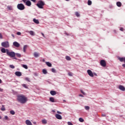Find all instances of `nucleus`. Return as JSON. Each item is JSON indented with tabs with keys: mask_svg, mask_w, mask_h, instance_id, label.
<instances>
[{
	"mask_svg": "<svg viewBox=\"0 0 125 125\" xmlns=\"http://www.w3.org/2000/svg\"><path fill=\"white\" fill-rule=\"evenodd\" d=\"M17 97V100L18 102H20V103L21 104H25V103L28 101L27 97L23 95H18Z\"/></svg>",
	"mask_w": 125,
	"mask_h": 125,
	"instance_id": "1",
	"label": "nucleus"
},
{
	"mask_svg": "<svg viewBox=\"0 0 125 125\" xmlns=\"http://www.w3.org/2000/svg\"><path fill=\"white\" fill-rule=\"evenodd\" d=\"M45 3L42 0H39L37 3L36 5L39 7V8L42 9L43 6H44Z\"/></svg>",
	"mask_w": 125,
	"mask_h": 125,
	"instance_id": "2",
	"label": "nucleus"
},
{
	"mask_svg": "<svg viewBox=\"0 0 125 125\" xmlns=\"http://www.w3.org/2000/svg\"><path fill=\"white\" fill-rule=\"evenodd\" d=\"M6 54L8 55V56H9V57H11V58L15 57V52H10L9 51V50L7 49H6Z\"/></svg>",
	"mask_w": 125,
	"mask_h": 125,
	"instance_id": "3",
	"label": "nucleus"
},
{
	"mask_svg": "<svg viewBox=\"0 0 125 125\" xmlns=\"http://www.w3.org/2000/svg\"><path fill=\"white\" fill-rule=\"evenodd\" d=\"M1 45V46H3V47L5 48H8V47H9V42H2Z\"/></svg>",
	"mask_w": 125,
	"mask_h": 125,
	"instance_id": "4",
	"label": "nucleus"
},
{
	"mask_svg": "<svg viewBox=\"0 0 125 125\" xmlns=\"http://www.w3.org/2000/svg\"><path fill=\"white\" fill-rule=\"evenodd\" d=\"M17 8L19 10H24L25 9V5L22 3H20L17 5Z\"/></svg>",
	"mask_w": 125,
	"mask_h": 125,
	"instance_id": "5",
	"label": "nucleus"
},
{
	"mask_svg": "<svg viewBox=\"0 0 125 125\" xmlns=\"http://www.w3.org/2000/svg\"><path fill=\"white\" fill-rule=\"evenodd\" d=\"M100 64L102 67H106V61L105 60H102L100 61Z\"/></svg>",
	"mask_w": 125,
	"mask_h": 125,
	"instance_id": "6",
	"label": "nucleus"
},
{
	"mask_svg": "<svg viewBox=\"0 0 125 125\" xmlns=\"http://www.w3.org/2000/svg\"><path fill=\"white\" fill-rule=\"evenodd\" d=\"M87 73L88 75H89V76H90V77H93L94 76L93 75V73L92 72V71L91 70H89V69L87 70Z\"/></svg>",
	"mask_w": 125,
	"mask_h": 125,
	"instance_id": "7",
	"label": "nucleus"
},
{
	"mask_svg": "<svg viewBox=\"0 0 125 125\" xmlns=\"http://www.w3.org/2000/svg\"><path fill=\"white\" fill-rule=\"evenodd\" d=\"M24 3H25L27 6H31V5H32V2H31V1L30 0L25 1Z\"/></svg>",
	"mask_w": 125,
	"mask_h": 125,
	"instance_id": "8",
	"label": "nucleus"
},
{
	"mask_svg": "<svg viewBox=\"0 0 125 125\" xmlns=\"http://www.w3.org/2000/svg\"><path fill=\"white\" fill-rule=\"evenodd\" d=\"M15 75L17 76V77H21V76H22V73L20 72V71H16L15 73Z\"/></svg>",
	"mask_w": 125,
	"mask_h": 125,
	"instance_id": "9",
	"label": "nucleus"
},
{
	"mask_svg": "<svg viewBox=\"0 0 125 125\" xmlns=\"http://www.w3.org/2000/svg\"><path fill=\"white\" fill-rule=\"evenodd\" d=\"M55 117L58 120H62V116L58 114H56Z\"/></svg>",
	"mask_w": 125,
	"mask_h": 125,
	"instance_id": "10",
	"label": "nucleus"
},
{
	"mask_svg": "<svg viewBox=\"0 0 125 125\" xmlns=\"http://www.w3.org/2000/svg\"><path fill=\"white\" fill-rule=\"evenodd\" d=\"M13 45L16 47H19L20 46V44L18 42H13Z\"/></svg>",
	"mask_w": 125,
	"mask_h": 125,
	"instance_id": "11",
	"label": "nucleus"
},
{
	"mask_svg": "<svg viewBox=\"0 0 125 125\" xmlns=\"http://www.w3.org/2000/svg\"><path fill=\"white\" fill-rule=\"evenodd\" d=\"M119 89H120V90H122V91H125V87L122 85H119Z\"/></svg>",
	"mask_w": 125,
	"mask_h": 125,
	"instance_id": "12",
	"label": "nucleus"
},
{
	"mask_svg": "<svg viewBox=\"0 0 125 125\" xmlns=\"http://www.w3.org/2000/svg\"><path fill=\"white\" fill-rule=\"evenodd\" d=\"M25 124L26 125H33L32 124V122L29 120H27L25 121Z\"/></svg>",
	"mask_w": 125,
	"mask_h": 125,
	"instance_id": "13",
	"label": "nucleus"
},
{
	"mask_svg": "<svg viewBox=\"0 0 125 125\" xmlns=\"http://www.w3.org/2000/svg\"><path fill=\"white\" fill-rule=\"evenodd\" d=\"M50 93L51 95H52L53 96H54V95H56V91H55L51 90L50 91Z\"/></svg>",
	"mask_w": 125,
	"mask_h": 125,
	"instance_id": "14",
	"label": "nucleus"
},
{
	"mask_svg": "<svg viewBox=\"0 0 125 125\" xmlns=\"http://www.w3.org/2000/svg\"><path fill=\"white\" fill-rule=\"evenodd\" d=\"M33 22L35 23L36 24H40V21L38 20H36V19H33Z\"/></svg>",
	"mask_w": 125,
	"mask_h": 125,
	"instance_id": "15",
	"label": "nucleus"
},
{
	"mask_svg": "<svg viewBox=\"0 0 125 125\" xmlns=\"http://www.w3.org/2000/svg\"><path fill=\"white\" fill-rule=\"evenodd\" d=\"M34 56L36 58L39 57L40 56V54H39V53L34 52Z\"/></svg>",
	"mask_w": 125,
	"mask_h": 125,
	"instance_id": "16",
	"label": "nucleus"
},
{
	"mask_svg": "<svg viewBox=\"0 0 125 125\" xmlns=\"http://www.w3.org/2000/svg\"><path fill=\"white\" fill-rule=\"evenodd\" d=\"M116 4L118 7H121V6H122V3L120 1L117 2Z\"/></svg>",
	"mask_w": 125,
	"mask_h": 125,
	"instance_id": "17",
	"label": "nucleus"
},
{
	"mask_svg": "<svg viewBox=\"0 0 125 125\" xmlns=\"http://www.w3.org/2000/svg\"><path fill=\"white\" fill-rule=\"evenodd\" d=\"M1 52L2 53H5V52L6 53V49H5L4 48H2L1 49Z\"/></svg>",
	"mask_w": 125,
	"mask_h": 125,
	"instance_id": "18",
	"label": "nucleus"
},
{
	"mask_svg": "<svg viewBox=\"0 0 125 125\" xmlns=\"http://www.w3.org/2000/svg\"><path fill=\"white\" fill-rule=\"evenodd\" d=\"M46 64L48 67H51L52 66V64L48 62H46Z\"/></svg>",
	"mask_w": 125,
	"mask_h": 125,
	"instance_id": "19",
	"label": "nucleus"
},
{
	"mask_svg": "<svg viewBox=\"0 0 125 125\" xmlns=\"http://www.w3.org/2000/svg\"><path fill=\"white\" fill-rule=\"evenodd\" d=\"M49 100L51 102H53V103L55 102V100H54V98L53 97H50L49 98Z\"/></svg>",
	"mask_w": 125,
	"mask_h": 125,
	"instance_id": "20",
	"label": "nucleus"
},
{
	"mask_svg": "<svg viewBox=\"0 0 125 125\" xmlns=\"http://www.w3.org/2000/svg\"><path fill=\"white\" fill-rule=\"evenodd\" d=\"M28 47L27 45H25L24 46L23 50V52H26V49H27V48Z\"/></svg>",
	"mask_w": 125,
	"mask_h": 125,
	"instance_id": "21",
	"label": "nucleus"
},
{
	"mask_svg": "<svg viewBox=\"0 0 125 125\" xmlns=\"http://www.w3.org/2000/svg\"><path fill=\"white\" fill-rule=\"evenodd\" d=\"M42 123L43 124V125H46L47 124V121L45 119H43L42 120Z\"/></svg>",
	"mask_w": 125,
	"mask_h": 125,
	"instance_id": "22",
	"label": "nucleus"
},
{
	"mask_svg": "<svg viewBox=\"0 0 125 125\" xmlns=\"http://www.w3.org/2000/svg\"><path fill=\"white\" fill-rule=\"evenodd\" d=\"M65 59H66L67 61H71V58L68 56L65 57Z\"/></svg>",
	"mask_w": 125,
	"mask_h": 125,
	"instance_id": "23",
	"label": "nucleus"
},
{
	"mask_svg": "<svg viewBox=\"0 0 125 125\" xmlns=\"http://www.w3.org/2000/svg\"><path fill=\"white\" fill-rule=\"evenodd\" d=\"M42 73L44 74V75H46V74H47V71H46V69H43Z\"/></svg>",
	"mask_w": 125,
	"mask_h": 125,
	"instance_id": "24",
	"label": "nucleus"
},
{
	"mask_svg": "<svg viewBox=\"0 0 125 125\" xmlns=\"http://www.w3.org/2000/svg\"><path fill=\"white\" fill-rule=\"evenodd\" d=\"M88 5H91L92 4V2L90 0H88L87 2Z\"/></svg>",
	"mask_w": 125,
	"mask_h": 125,
	"instance_id": "25",
	"label": "nucleus"
},
{
	"mask_svg": "<svg viewBox=\"0 0 125 125\" xmlns=\"http://www.w3.org/2000/svg\"><path fill=\"white\" fill-rule=\"evenodd\" d=\"M7 9H8V10H12V6H7Z\"/></svg>",
	"mask_w": 125,
	"mask_h": 125,
	"instance_id": "26",
	"label": "nucleus"
},
{
	"mask_svg": "<svg viewBox=\"0 0 125 125\" xmlns=\"http://www.w3.org/2000/svg\"><path fill=\"white\" fill-rule=\"evenodd\" d=\"M30 35H31V36H35V34L34 33V31H30L29 32Z\"/></svg>",
	"mask_w": 125,
	"mask_h": 125,
	"instance_id": "27",
	"label": "nucleus"
},
{
	"mask_svg": "<svg viewBox=\"0 0 125 125\" xmlns=\"http://www.w3.org/2000/svg\"><path fill=\"white\" fill-rule=\"evenodd\" d=\"M1 111H5V107L4 105H2V107L0 109Z\"/></svg>",
	"mask_w": 125,
	"mask_h": 125,
	"instance_id": "28",
	"label": "nucleus"
},
{
	"mask_svg": "<svg viewBox=\"0 0 125 125\" xmlns=\"http://www.w3.org/2000/svg\"><path fill=\"white\" fill-rule=\"evenodd\" d=\"M79 122H80L81 123H83V122H84V120H83V119L82 118H80L79 119Z\"/></svg>",
	"mask_w": 125,
	"mask_h": 125,
	"instance_id": "29",
	"label": "nucleus"
},
{
	"mask_svg": "<svg viewBox=\"0 0 125 125\" xmlns=\"http://www.w3.org/2000/svg\"><path fill=\"white\" fill-rule=\"evenodd\" d=\"M10 114H11V115H15V112L14 110H11Z\"/></svg>",
	"mask_w": 125,
	"mask_h": 125,
	"instance_id": "30",
	"label": "nucleus"
},
{
	"mask_svg": "<svg viewBox=\"0 0 125 125\" xmlns=\"http://www.w3.org/2000/svg\"><path fill=\"white\" fill-rule=\"evenodd\" d=\"M75 15L77 16V17H80V13H79L78 12H75Z\"/></svg>",
	"mask_w": 125,
	"mask_h": 125,
	"instance_id": "31",
	"label": "nucleus"
},
{
	"mask_svg": "<svg viewBox=\"0 0 125 125\" xmlns=\"http://www.w3.org/2000/svg\"><path fill=\"white\" fill-rule=\"evenodd\" d=\"M15 55H16V56H17V57H19V58H20V57H21V54H20L19 53H16Z\"/></svg>",
	"mask_w": 125,
	"mask_h": 125,
	"instance_id": "32",
	"label": "nucleus"
},
{
	"mask_svg": "<svg viewBox=\"0 0 125 125\" xmlns=\"http://www.w3.org/2000/svg\"><path fill=\"white\" fill-rule=\"evenodd\" d=\"M84 108H85V109L87 111H88V110H89V109H90V107H89V106H84Z\"/></svg>",
	"mask_w": 125,
	"mask_h": 125,
	"instance_id": "33",
	"label": "nucleus"
},
{
	"mask_svg": "<svg viewBox=\"0 0 125 125\" xmlns=\"http://www.w3.org/2000/svg\"><path fill=\"white\" fill-rule=\"evenodd\" d=\"M22 67L23 68H24V69H28V66L26 64H23Z\"/></svg>",
	"mask_w": 125,
	"mask_h": 125,
	"instance_id": "34",
	"label": "nucleus"
},
{
	"mask_svg": "<svg viewBox=\"0 0 125 125\" xmlns=\"http://www.w3.org/2000/svg\"><path fill=\"white\" fill-rule=\"evenodd\" d=\"M22 86H23L25 88H28V86H27V85L26 84H22Z\"/></svg>",
	"mask_w": 125,
	"mask_h": 125,
	"instance_id": "35",
	"label": "nucleus"
},
{
	"mask_svg": "<svg viewBox=\"0 0 125 125\" xmlns=\"http://www.w3.org/2000/svg\"><path fill=\"white\" fill-rule=\"evenodd\" d=\"M23 2H26L27 0H21ZM31 1H33V2H36V0H31Z\"/></svg>",
	"mask_w": 125,
	"mask_h": 125,
	"instance_id": "36",
	"label": "nucleus"
},
{
	"mask_svg": "<svg viewBox=\"0 0 125 125\" xmlns=\"http://www.w3.org/2000/svg\"><path fill=\"white\" fill-rule=\"evenodd\" d=\"M51 71L53 73H56V70L54 68H52Z\"/></svg>",
	"mask_w": 125,
	"mask_h": 125,
	"instance_id": "37",
	"label": "nucleus"
},
{
	"mask_svg": "<svg viewBox=\"0 0 125 125\" xmlns=\"http://www.w3.org/2000/svg\"><path fill=\"white\" fill-rule=\"evenodd\" d=\"M10 67H11V69H14V68H15V66H14V65H10Z\"/></svg>",
	"mask_w": 125,
	"mask_h": 125,
	"instance_id": "38",
	"label": "nucleus"
},
{
	"mask_svg": "<svg viewBox=\"0 0 125 125\" xmlns=\"http://www.w3.org/2000/svg\"><path fill=\"white\" fill-rule=\"evenodd\" d=\"M68 75L70 76V77H72V76H73V74L72 73V72H69Z\"/></svg>",
	"mask_w": 125,
	"mask_h": 125,
	"instance_id": "39",
	"label": "nucleus"
},
{
	"mask_svg": "<svg viewBox=\"0 0 125 125\" xmlns=\"http://www.w3.org/2000/svg\"><path fill=\"white\" fill-rule=\"evenodd\" d=\"M25 81H27V82H30V78H25Z\"/></svg>",
	"mask_w": 125,
	"mask_h": 125,
	"instance_id": "40",
	"label": "nucleus"
},
{
	"mask_svg": "<svg viewBox=\"0 0 125 125\" xmlns=\"http://www.w3.org/2000/svg\"><path fill=\"white\" fill-rule=\"evenodd\" d=\"M4 119V120H8V117L7 116H5Z\"/></svg>",
	"mask_w": 125,
	"mask_h": 125,
	"instance_id": "41",
	"label": "nucleus"
},
{
	"mask_svg": "<svg viewBox=\"0 0 125 125\" xmlns=\"http://www.w3.org/2000/svg\"><path fill=\"white\" fill-rule=\"evenodd\" d=\"M17 35H18V36L21 35V32H18L17 33Z\"/></svg>",
	"mask_w": 125,
	"mask_h": 125,
	"instance_id": "42",
	"label": "nucleus"
},
{
	"mask_svg": "<svg viewBox=\"0 0 125 125\" xmlns=\"http://www.w3.org/2000/svg\"><path fill=\"white\" fill-rule=\"evenodd\" d=\"M120 31H122V32H124V28L121 27V28H120Z\"/></svg>",
	"mask_w": 125,
	"mask_h": 125,
	"instance_id": "43",
	"label": "nucleus"
},
{
	"mask_svg": "<svg viewBox=\"0 0 125 125\" xmlns=\"http://www.w3.org/2000/svg\"><path fill=\"white\" fill-rule=\"evenodd\" d=\"M81 91L82 93L83 94V95H85V93H84V92H83V91L81 90Z\"/></svg>",
	"mask_w": 125,
	"mask_h": 125,
	"instance_id": "44",
	"label": "nucleus"
},
{
	"mask_svg": "<svg viewBox=\"0 0 125 125\" xmlns=\"http://www.w3.org/2000/svg\"><path fill=\"white\" fill-rule=\"evenodd\" d=\"M57 113L58 114H62V112H60V111H57Z\"/></svg>",
	"mask_w": 125,
	"mask_h": 125,
	"instance_id": "45",
	"label": "nucleus"
},
{
	"mask_svg": "<svg viewBox=\"0 0 125 125\" xmlns=\"http://www.w3.org/2000/svg\"><path fill=\"white\" fill-rule=\"evenodd\" d=\"M67 124L68 125H73V124H72L71 122H68Z\"/></svg>",
	"mask_w": 125,
	"mask_h": 125,
	"instance_id": "46",
	"label": "nucleus"
},
{
	"mask_svg": "<svg viewBox=\"0 0 125 125\" xmlns=\"http://www.w3.org/2000/svg\"><path fill=\"white\" fill-rule=\"evenodd\" d=\"M0 39H2V35L1 34V33H0Z\"/></svg>",
	"mask_w": 125,
	"mask_h": 125,
	"instance_id": "47",
	"label": "nucleus"
},
{
	"mask_svg": "<svg viewBox=\"0 0 125 125\" xmlns=\"http://www.w3.org/2000/svg\"><path fill=\"white\" fill-rule=\"evenodd\" d=\"M41 34L42 35V36L43 37V38H45V37L44 36V34L42 33H41Z\"/></svg>",
	"mask_w": 125,
	"mask_h": 125,
	"instance_id": "48",
	"label": "nucleus"
},
{
	"mask_svg": "<svg viewBox=\"0 0 125 125\" xmlns=\"http://www.w3.org/2000/svg\"><path fill=\"white\" fill-rule=\"evenodd\" d=\"M0 83H2V81L1 79H0Z\"/></svg>",
	"mask_w": 125,
	"mask_h": 125,
	"instance_id": "49",
	"label": "nucleus"
},
{
	"mask_svg": "<svg viewBox=\"0 0 125 125\" xmlns=\"http://www.w3.org/2000/svg\"><path fill=\"white\" fill-rule=\"evenodd\" d=\"M122 66H123V67H124V68H125V64H123L122 65Z\"/></svg>",
	"mask_w": 125,
	"mask_h": 125,
	"instance_id": "50",
	"label": "nucleus"
},
{
	"mask_svg": "<svg viewBox=\"0 0 125 125\" xmlns=\"http://www.w3.org/2000/svg\"><path fill=\"white\" fill-rule=\"evenodd\" d=\"M33 124H34V125H37V122H33Z\"/></svg>",
	"mask_w": 125,
	"mask_h": 125,
	"instance_id": "51",
	"label": "nucleus"
},
{
	"mask_svg": "<svg viewBox=\"0 0 125 125\" xmlns=\"http://www.w3.org/2000/svg\"><path fill=\"white\" fill-rule=\"evenodd\" d=\"M79 96H81V97H83V96L82 94L80 95Z\"/></svg>",
	"mask_w": 125,
	"mask_h": 125,
	"instance_id": "52",
	"label": "nucleus"
},
{
	"mask_svg": "<svg viewBox=\"0 0 125 125\" xmlns=\"http://www.w3.org/2000/svg\"><path fill=\"white\" fill-rule=\"evenodd\" d=\"M102 116H103V117H106V115H105V114H103Z\"/></svg>",
	"mask_w": 125,
	"mask_h": 125,
	"instance_id": "53",
	"label": "nucleus"
},
{
	"mask_svg": "<svg viewBox=\"0 0 125 125\" xmlns=\"http://www.w3.org/2000/svg\"><path fill=\"white\" fill-rule=\"evenodd\" d=\"M52 111L53 113H55V110H53Z\"/></svg>",
	"mask_w": 125,
	"mask_h": 125,
	"instance_id": "54",
	"label": "nucleus"
},
{
	"mask_svg": "<svg viewBox=\"0 0 125 125\" xmlns=\"http://www.w3.org/2000/svg\"><path fill=\"white\" fill-rule=\"evenodd\" d=\"M12 36L13 38H14V35L12 34Z\"/></svg>",
	"mask_w": 125,
	"mask_h": 125,
	"instance_id": "55",
	"label": "nucleus"
},
{
	"mask_svg": "<svg viewBox=\"0 0 125 125\" xmlns=\"http://www.w3.org/2000/svg\"><path fill=\"white\" fill-rule=\"evenodd\" d=\"M95 76H97V74L96 73H94Z\"/></svg>",
	"mask_w": 125,
	"mask_h": 125,
	"instance_id": "56",
	"label": "nucleus"
},
{
	"mask_svg": "<svg viewBox=\"0 0 125 125\" xmlns=\"http://www.w3.org/2000/svg\"><path fill=\"white\" fill-rule=\"evenodd\" d=\"M14 59H16V60H17V58H14Z\"/></svg>",
	"mask_w": 125,
	"mask_h": 125,
	"instance_id": "57",
	"label": "nucleus"
},
{
	"mask_svg": "<svg viewBox=\"0 0 125 125\" xmlns=\"http://www.w3.org/2000/svg\"><path fill=\"white\" fill-rule=\"evenodd\" d=\"M2 118L1 116H0V120H1Z\"/></svg>",
	"mask_w": 125,
	"mask_h": 125,
	"instance_id": "58",
	"label": "nucleus"
},
{
	"mask_svg": "<svg viewBox=\"0 0 125 125\" xmlns=\"http://www.w3.org/2000/svg\"><path fill=\"white\" fill-rule=\"evenodd\" d=\"M66 1H69L70 0H65Z\"/></svg>",
	"mask_w": 125,
	"mask_h": 125,
	"instance_id": "59",
	"label": "nucleus"
}]
</instances>
